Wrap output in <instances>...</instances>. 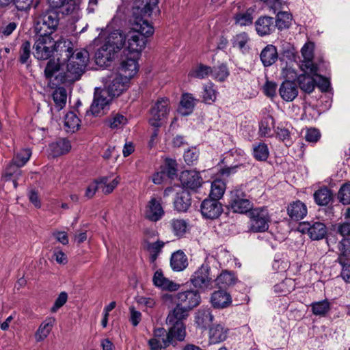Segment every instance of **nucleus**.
<instances>
[{
  "label": "nucleus",
  "mask_w": 350,
  "mask_h": 350,
  "mask_svg": "<svg viewBox=\"0 0 350 350\" xmlns=\"http://www.w3.org/2000/svg\"><path fill=\"white\" fill-rule=\"evenodd\" d=\"M274 126V120L271 115L264 116L259 125V132L260 135L268 137L271 135V129Z\"/></svg>",
  "instance_id": "44"
},
{
  "label": "nucleus",
  "mask_w": 350,
  "mask_h": 350,
  "mask_svg": "<svg viewBox=\"0 0 350 350\" xmlns=\"http://www.w3.org/2000/svg\"><path fill=\"white\" fill-rule=\"evenodd\" d=\"M79 8L76 0H66L64 5L60 7L63 14L69 15L74 13Z\"/></svg>",
  "instance_id": "60"
},
{
  "label": "nucleus",
  "mask_w": 350,
  "mask_h": 350,
  "mask_svg": "<svg viewBox=\"0 0 350 350\" xmlns=\"http://www.w3.org/2000/svg\"><path fill=\"white\" fill-rule=\"evenodd\" d=\"M174 207L178 212H186L191 204V196L190 192L184 188L176 193L174 200Z\"/></svg>",
  "instance_id": "23"
},
{
  "label": "nucleus",
  "mask_w": 350,
  "mask_h": 350,
  "mask_svg": "<svg viewBox=\"0 0 350 350\" xmlns=\"http://www.w3.org/2000/svg\"><path fill=\"white\" fill-rule=\"evenodd\" d=\"M188 258L182 250L172 253L170 258V267L174 271H181L188 266Z\"/></svg>",
  "instance_id": "31"
},
{
  "label": "nucleus",
  "mask_w": 350,
  "mask_h": 350,
  "mask_svg": "<svg viewBox=\"0 0 350 350\" xmlns=\"http://www.w3.org/2000/svg\"><path fill=\"white\" fill-rule=\"evenodd\" d=\"M313 198L317 205L323 206H327L333 201L334 194L330 189L323 187L314 193Z\"/></svg>",
  "instance_id": "32"
},
{
  "label": "nucleus",
  "mask_w": 350,
  "mask_h": 350,
  "mask_svg": "<svg viewBox=\"0 0 350 350\" xmlns=\"http://www.w3.org/2000/svg\"><path fill=\"white\" fill-rule=\"evenodd\" d=\"M281 98L286 101H293L298 95V88L295 81L285 80L279 88Z\"/></svg>",
  "instance_id": "25"
},
{
  "label": "nucleus",
  "mask_w": 350,
  "mask_h": 350,
  "mask_svg": "<svg viewBox=\"0 0 350 350\" xmlns=\"http://www.w3.org/2000/svg\"><path fill=\"white\" fill-rule=\"evenodd\" d=\"M254 12V10L252 8H250L245 12H240L237 13L234 16L235 23L242 27L252 25Z\"/></svg>",
  "instance_id": "40"
},
{
  "label": "nucleus",
  "mask_w": 350,
  "mask_h": 350,
  "mask_svg": "<svg viewBox=\"0 0 350 350\" xmlns=\"http://www.w3.org/2000/svg\"><path fill=\"white\" fill-rule=\"evenodd\" d=\"M170 326L167 335L165 340H163L164 347H168L173 341V338H176L179 341H183L186 335L185 326L183 322H176V323L167 324Z\"/></svg>",
  "instance_id": "22"
},
{
  "label": "nucleus",
  "mask_w": 350,
  "mask_h": 350,
  "mask_svg": "<svg viewBox=\"0 0 350 350\" xmlns=\"http://www.w3.org/2000/svg\"><path fill=\"white\" fill-rule=\"evenodd\" d=\"M164 213L161 200L152 198L146 206L145 217L151 221L156 222L162 218Z\"/></svg>",
  "instance_id": "21"
},
{
  "label": "nucleus",
  "mask_w": 350,
  "mask_h": 350,
  "mask_svg": "<svg viewBox=\"0 0 350 350\" xmlns=\"http://www.w3.org/2000/svg\"><path fill=\"white\" fill-rule=\"evenodd\" d=\"M64 126L68 131L74 133L80 126V120L73 112L68 113L64 119Z\"/></svg>",
  "instance_id": "47"
},
{
  "label": "nucleus",
  "mask_w": 350,
  "mask_h": 350,
  "mask_svg": "<svg viewBox=\"0 0 350 350\" xmlns=\"http://www.w3.org/2000/svg\"><path fill=\"white\" fill-rule=\"evenodd\" d=\"M312 313L315 315L324 316L329 310V304L327 300L314 302L311 304Z\"/></svg>",
  "instance_id": "52"
},
{
  "label": "nucleus",
  "mask_w": 350,
  "mask_h": 350,
  "mask_svg": "<svg viewBox=\"0 0 350 350\" xmlns=\"http://www.w3.org/2000/svg\"><path fill=\"white\" fill-rule=\"evenodd\" d=\"M129 81L128 77L116 74L112 79L109 80L108 85L100 91L103 96H106L111 100L113 97L120 96L126 89Z\"/></svg>",
  "instance_id": "12"
},
{
  "label": "nucleus",
  "mask_w": 350,
  "mask_h": 350,
  "mask_svg": "<svg viewBox=\"0 0 350 350\" xmlns=\"http://www.w3.org/2000/svg\"><path fill=\"white\" fill-rule=\"evenodd\" d=\"M22 174L21 167L15 164L12 160L11 163L5 169L4 178L8 180L12 178H19Z\"/></svg>",
  "instance_id": "57"
},
{
  "label": "nucleus",
  "mask_w": 350,
  "mask_h": 350,
  "mask_svg": "<svg viewBox=\"0 0 350 350\" xmlns=\"http://www.w3.org/2000/svg\"><path fill=\"white\" fill-rule=\"evenodd\" d=\"M200 211L204 217L215 219L218 218L222 213L223 206L217 198L208 197L202 202Z\"/></svg>",
  "instance_id": "13"
},
{
  "label": "nucleus",
  "mask_w": 350,
  "mask_h": 350,
  "mask_svg": "<svg viewBox=\"0 0 350 350\" xmlns=\"http://www.w3.org/2000/svg\"><path fill=\"white\" fill-rule=\"evenodd\" d=\"M211 267L208 264H202L191 275L190 282L192 285L202 291L211 290L214 280L210 274Z\"/></svg>",
  "instance_id": "11"
},
{
  "label": "nucleus",
  "mask_w": 350,
  "mask_h": 350,
  "mask_svg": "<svg viewBox=\"0 0 350 350\" xmlns=\"http://www.w3.org/2000/svg\"><path fill=\"white\" fill-rule=\"evenodd\" d=\"M278 51L273 44L267 45L261 51L260 57L264 66L268 67L273 64L278 59Z\"/></svg>",
  "instance_id": "34"
},
{
  "label": "nucleus",
  "mask_w": 350,
  "mask_h": 350,
  "mask_svg": "<svg viewBox=\"0 0 350 350\" xmlns=\"http://www.w3.org/2000/svg\"><path fill=\"white\" fill-rule=\"evenodd\" d=\"M141 29H137L136 25L130 24L131 29L124 34L122 31L121 36L124 37V46L127 40V49L131 53H139L145 48L147 43V38L154 33V27L148 22H139Z\"/></svg>",
  "instance_id": "1"
},
{
  "label": "nucleus",
  "mask_w": 350,
  "mask_h": 350,
  "mask_svg": "<svg viewBox=\"0 0 350 350\" xmlns=\"http://www.w3.org/2000/svg\"><path fill=\"white\" fill-rule=\"evenodd\" d=\"M52 96L58 110L62 109L66 105L67 92L64 88L57 87L55 88L53 92Z\"/></svg>",
  "instance_id": "43"
},
{
  "label": "nucleus",
  "mask_w": 350,
  "mask_h": 350,
  "mask_svg": "<svg viewBox=\"0 0 350 350\" xmlns=\"http://www.w3.org/2000/svg\"><path fill=\"white\" fill-rule=\"evenodd\" d=\"M286 210L288 215L294 221L304 219L308 213L306 205L299 200L291 202Z\"/></svg>",
  "instance_id": "26"
},
{
  "label": "nucleus",
  "mask_w": 350,
  "mask_h": 350,
  "mask_svg": "<svg viewBox=\"0 0 350 350\" xmlns=\"http://www.w3.org/2000/svg\"><path fill=\"white\" fill-rule=\"evenodd\" d=\"M216 90L214 89V85L208 83L204 86L203 100L206 104H212L216 99Z\"/></svg>",
  "instance_id": "55"
},
{
  "label": "nucleus",
  "mask_w": 350,
  "mask_h": 350,
  "mask_svg": "<svg viewBox=\"0 0 350 350\" xmlns=\"http://www.w3.org/2000/svg\"><path fill=\"white\" fill-rule=\"evenodd\" d=\"M213 71L211 72L213 77L219 81H224L229 75V71L226 64H222L219 66H214L212 68Z\"/></svg>",
  "instance_id": "56"
},
{
  "label": "nucleus",
  "mask_w": 350,
  "mask_h": 350,
  "mask_svg": "<svg viewBox=\"0 0 350 350\" xmlns=\"http://www.w3.org/2000/svg\"><path fill=\"white\" fill-rule=\"evenodd\" d=\"M162 170L167 178L174 179V177L177 176L178 164L176 161L170 158H166L165 159V165Z\"/></svg>",
  "instance_id": "48"
},
{
  "label": "nucleus",
  "mask_w": 350,
  "mask_h": 350,
  "mask_svg": "<svg viewBox=\"0 0 350 350\" xmlns=\"http://www.w3.org/2000/svg\"><path fill=\"white\" fill-rule=\"evenodd\" d=\"M110 101L111 98L103 96L101 91L98 92V90H96L93 103L90 106V110L86 111V113L90 111L91 113L95 116L103 115L105 110L108 109Z\"/></svg>",
  "instance_id": "19"
},
{
  "label": "nucleus",
  "mask_w": 350,
  "mask_h": 350,
  "mask_svg": "<svg viewBox=\"0 0 350 350\" xmlns=\"http://www.w3.org/2000/svg\"><path fill=\"white\" fill-rule=\"evenodd\" d=\"M321 138V133L316 128H309L306 130L305 139L310 143H317Z\"/></svg>",
  "instance_id": "61"
},
{
  "label": "nucleus",
  "mask_w": 350,
  "mask_h": 350,
  "mask_svg": "<svg viewBox=\"0 0 350 350\" xmlns=\"http://www.w3.org/2000/svg\"><path fill=\"white\" fill-rule=\"evenodd\" d=\"M77 51H74L72 43L64 38L54 41L53 53H56L57 60L66 62L72 56H75Z\"/></svg>",
  "instance_id": "15"
},
{
  "label": "nucleus",
  "mask_w": 350,
  "mask_h": 350,
  "mask_svg": "<svg viewBox=\"0 0 350 350\" xmlns=\"http://www.w3.org/2000/svg\"><path fill=\"white\" fill-rule=\"evenodd\" d=\"M126 122V118L118 113L111 115L105 121L106 124L112 129H120Z\"/></svg>",
  "instance_id": "46"
},
{
  "label": "nucleus",
  "mask_w": 350,
  "mask_h": 350,
  "mask_svg": "<svg viewBox=\"0 0 350 350\" xmlns=\"http://www.w3.org/2000/svg\"><path fill=\"white\" fill-rule=\"evenodd\" d=\"M250 38L246 32H241L234 36L232 40L233 47L239 48L243 53L248 52L250 47L247 45Z\"/></svg>",
  "instance_id": "42"
},
{
  "label": "nucleus",
  "mask_w": 350,
  "mask_h": 350,
  "mask_svg": "<svg viewBox=\"0 0 350 350\" xmlns=\"http://www.w3.org/2000/svg\"><path fill=\"white\" fill-rule=\"evenodd\" d=\"M164 246V243L161 241H157L154 243H149L147 249L150 252V261L153 263L157 259L162 248Z\"/></svg>",
  "instance_id": "51"
},
{
  "label": "nucleus",
  "mask_w": 350,
  "mask_h": 350,
  "mask_svg": "<svg viewBox=\"0 0 350 350\" xmlns=\"http://www.w3.org/2000/svg\"><path fill=\"white\" fill-rule=\"evenodd\" d=\"M297 85L307 94L312 93L316 87V81L308 74L299 75L297 78Z\"/></svg>",
  "instance_id": "37"
},
{
  "label": "nucleus",
  "mask_w": 350,
  "mask_h": 350,
  "mask_svg": "<svg viewBox=\"0 0 350 350\" xmlns=\"http://www.w3.org/2000/svg\"><path fill=\"white\" fill-rule=\"evenodd\" d=\"M59 20V12L53 8H48L40 13H38L34 26L36 33L51 36L57 29Z\"/></svg>",
  "instance_id": "4"
},
{
  "label": "nucleus",
  "mask_w": 350,
  "mask_h": 350,
  "mask_svg": "<svg viewBox=\"0 0 350 350\" xmlns=\"http://www.w3.org/2000/svg\"><path fill=\"white\" fill-rule=\"evenodd\" d=\"M304 232H307L312 240L323 239L327 234V227L323 222L311 220L300 224Z\"/></svg>",
  "instance_id": "16"
},
{
  "label": "nucleus",
  "mask_w": 350,
  "mask_h": 350,
  "mask_svg": "<svg viewBox=\"0 0 350 350\" xmlns=\"http://www.w3.org/2000/svg\"><path fill=\"white\" fill-rule=\"evenodd\" d=\"M179 179L184 189L196 190L202 184V178L200 173L196 171H183L181 172Z\"/></svg>",
  "instance_id": "18"
},
{
  "label": "nucleus",
  "mask_w": 350,
  "mask_h": 350,
  "mask_svg": "<svg viewBox=\"0 0 350 350\" xmlns=\"http://www.w3.org/2000/svg\"><path fill=\"white\" fill-rule=\"evenodd\" d=\"M62 62H57L54 59H50L47 62L44 74L46 79L51 80L54 77V80L57 84H63V81L59 79V76H64V66Z\"/></svg>",
  "instance_id": "20"
},
{
  "label": "nucleus",
  "mask_w": 350,
  "mask_h": 350,
  "mask_svg": "<svg viewBox=\"0 0 350 350\" xmlns=\"http://www.w3.org/2000/svg\"><path fill=\"white\" fill-rule=\"evenodd\" d=\"M228 329L221 324L213 325L209 329V339L215 344L224 341L227 338Z\"/></svg>",
  "instance_id": "36"
},
{
  "label": "nucleus",
  "mask_w": 350,
  "mask_h": 350,
  "mask_svg": "<svg viewBox=\"0 0 350 350\" xmlns=\"http://www.w3.org/2000/svg\"><path fill=\"white\" fill-rule=\"evenodd\" d=\"M228 207L234 213L245 214L253 208V203L242 189L235 188L230 191Z\"/></svg>",
  "instance_id": "8"
},
{
  "label": "nucleus",
  "mask_w": 350,
  "mask_h": 350,
  "mask_svg": "<svg viewBox=\"0 0 350 350\" xmlns=\"http://www.w3.org/2000/svg\"><path fill=\"white\" fill-rule=\"evenodd\" d=\"M55 322V318L51 317L43 321L37 329L35 338L37 342L44 340L50 334Z\"/></svg>",
  "instance_id": "38"
},
{
  "label": "nucleus",
  "mask_w": 350,
  "mask_h": 350,
  "mask_svg": "<svg viewBox=\"0 0 350 350\" xmlns=\"http://www.w3.org/2000/svg\"><path fill=\"white\" fill-rule=\"evenodd\" d=\"M124 46V37L118 30L111 32L105 42L95 53V62L100 66H107L116 54Z\"/></svg>",
  "instance_id": "2"
},
{
  "label": "nucleus",
  "mask_w": 350,
  "mask_h": 350,
  "mask_svg": "<svg viewBox=\"0 0 350 350\" xmlns=\"http://www.w3.org/2000/svg\"><path fill=\"white\" fill-rule=\"evenodd\" d=\"M253 155L254 157L258 161H266L269 155V152L267 144L265 143H259L258 145L254 146Z\"/></svg>",
  "instance_id": "49"
},
{
  "label": "nucleus",
  "mask_w": 350,
  "mask_h": 350,
  "mask_svg": "<svg viewBox=\"0 0 350 350\" xmlns=\"http://www.w3.org/2000/svg\"><path fill=\"white\" fill-rule=\"evenodd\" d=\"M31 154V152L29 149H23L14 157L12 161L21 167L29 161Z\"/></svg>",
  "instance_id": "58"
},
{
  "label": "nucleus",
  "mask_w": 350,
  "mask_h": 350,
  "mask_svg": "<svg viewBox=\"0 0 350 350\" xmlns=\"http://www.w3.org/2000/svg\"><path fill=\"white\" fill-rule=\"evenodd\" d=\"M276 13V17L274 18L275 28L280 31L288 29L291 25L292 14L288 12L281 11V10Z\"/></svg>",
  "instance_id": "39"
},
{
  "label": "nucleus",
  "mask_w": 350,
  "mask_h": 350,
  "mask_svg": "<svg viewBox=\"0 0 350 350\" xmlns=\"http://www.w3.org/2000/svg\"><path fill=\"white\" fill-rule=\"evenodd\" d=\"M163 298L170 299L176 304L183 306L189 310L197 307L200 301L201 297L197 290H187L178 292L176 295H165Z\"/></svg>",
  "instance_id": "9"
},
{
  "label": "nucleus",
  "mask_w": 350,
  "mask_h": 350,
  "mask_svg": "<svg viewBox=\"0 0 350 350\" xmlns=\"http://www.w3.org/2000/svg\"><path fill=\"white\" fill-rule=\"evenodd\" d=\"M195 100L191 94L185 93L182 95L180 112L183 115L187 116L192 113L195 107Z\"/></svg>",
  "instance_id": "41"
},
{
  "label": "nucleus",
  "mask_w": 350,
  "mask_h": 350,
  "mask_svg": "<svg viewBox=\"0 0 350 350\" xmlns=\"http://www.w3.org/2000/svg\"><path fill=\"white\" fill-rule=\"evenodd\" d=\"M68 299V295L66 292H62L58 295L57 298L55 301L54 305L51 309V311L52 312H55L57 311L58 309H59L61 307H62Z\"/></svg>",
  "instance_id": "63"
},
{
  "label": "nucleus",
  "mask_w": 350,
  "mask_h": 350,
  "mask_svg": "<svg viewBox=\"0 0 350 350\" xmlns=\"http://www.w3.org/2000/svg\"><path fill=\"white\" fill-rule=\"evenodd\" d=\"M169 111V99L166 97L159 98L150 109V124L154 128L161 127L162 121L167 118Z\"/></svg>",
  "instance_id": "10"
},
{
  "label": "nucleus",
  "mask_w": 350,
  "mask_h": 350,
  "mask_svg": "<svg viewBox=\"0 0 350 350\" xmlns=\"http://www.w3.org/2000/svg\"><path fill=\"white\" fill-rule=\"evenodd\" d=\"M212 71L211 66L200 64L190 72L189 75L195 78L204 79L211 74Z\"/></svg>",
  "instance_id": "53"
},
{
  "label": "nucleus",
  "mask_w": 350,
  "mask_h": 350,
  "mask_svg": "<svg viewBox=\"0 0 350 350\" xmlns=\"http://www.w3.org/2000/svg\"><path fill=\"white\" fill-rule=\"evenodd\" d=\"M338 197L343 204H350V183H345L341 186Z\"/></svg>",
  "instance_id": "59"
},
{
  "label": "nucleus",
  "mask_w": 350,
  "mask_h": 350,
  "mask_svg": "<svg viewBox=\"0 0 350 350\" xmlns=\"http://www.w3.org/2000/svg\"><path fill=\"white\" fill-rule=\"evenodd\" d=\"M226 185L225 183L220 180H216L212 183L211 189L209 193V198H217L219 200L221 198L225 191Z\"/></svg>",
  "instance_id": "50"
},
{
  "label": "nucleus",
  "mask_w": 350,
  "mask_h": 350,
  "mask_svg": "<svg viewBox=\"0 0 350 350\" xmlns=\"http://www.w3.org/2000/svg\"><path fill=\"white\" fill-rule=\"evenodd\" d=\"M338 248L343 256H350V238H343L339 243Z\"/></svg>",
  "instance_id": "64"
},
{
  "label": "nucleus",
  "mask_w": 350,
  "mask_h": 350,
  "mask_svg": "<svg viewBox=\"0 0 350 350\" xmlns=\"http://www.w3.org/2000/svg\"><path fill=\"white\" fill-rule=\"evenodd\" d=\"M170 224L172 229L176 236L181 237L186 232L187 224L185 220L172 219Z\"/></svg>",
  "instance_id": "54"
},
{
  "label": "nucleus",
  "mask_w": 350,
  "mask_h": 350,
  "mask_svg": "<svg viewBox=\"0 0 350 350\" xmlns=\"http://www.w3.org/2000/svg\"><path fill=\"white\" fill-rule=\"evenodd\" d=\"M31 43L29 41H25L22 43L19 50L18 61L21 64L29 66L31 61Z\"/></svg>",
  "instance_id": "45"
},
{
  "label": "nucleus",
  "mask_w": 350,
  "mask_h": 350,
  "mask_svg": "<svg viewBox=\"0 0 350 350\" xmlns=\"http://www.w3.org/2000/svg\"><path fill=\"white\" fill-rule=\"evenodd\" d=\"M36 34V39L33 46V56L39 60L49 59L53 54V38L48 34Z\"/></svg>",
  "instance_id": "7"
},
{
  "label": "nucleus",
  "mask_w": 350,
  "mask_h": 350,
  "mask_svg": "<svg viewBox=\"0 0 350 350\" xmlns=\"http://www.w3.org/2000/svg\"><path fill=\"white\" fill-rule=\"evenodd\" d=\"M152 282L154 286L164 291H176L180 287L178 284L165 278L161 269H158L155 271L152 278Z\"/></svg>",
  "instance_id": "24"
},
{
  "label": "nucleus",
  "mask_w": 350,
  "mask_h": 350,
  "mask_svg": "<svg viewBox=\"0 0 350 350\" xmlns=\"http://www.w3.org/2000/svg\"><path fill=\"white\" fill-rule=\"evenodd\" d=\"M138 70V64L135 58V55L133 57H125L122 59L119 70L124 77H128L130 79L133 77Z\"/></svg>",
  "instance_id": "27"
},
{
  "label": "nucleus",
  "mask_w": 350,
  "mask_h": 350,
  "mask_svg": "<svg viewBox=\"0 0 350 350\" xmlns=\"http://www.w3.org/2000/svg\"><path fill=\"white\" fill-rule=\"evenodd\" d=\"M211 301L215 308H224L230 305L232 299L230 295L226 290L219 288L212 294Z\"/></svg>",
  "instance_id": "28"
},
{
  "label": "nucleus",
  "mask_w": 350,
  "mask_h": 350,
  "mask_svg": "<svg viewBox=\"0 0 350 350\" xmlns=\"http://www.w3.org/2000/svg\"><path fill=\"white\" fill-rule=\"evenodd\" d=\"M275 19L273 17L263 15L259 16L254 22L255 30L259 36L271 35L275 30Z\"/></svg>",
  "instance_id": "17"
},
{
  "label": "nucleus",
  "mask_w": 350,
  "mask_h": 350,
  "mask_svg": "<svg viewBox=\"0 0 350 350\" xmlns=\"http://www.w3.org/2000/svg\"><path fill=\"white\" fill-rule=\"evenodd\" d=\"M71 149L70 141L66 138H61L49 144L50 154L53 157H57L68 153Z\"/></svg>",
  "instance_id": "30"
},
{
  "label": "nucleus",
  "mask_w": 350,
  "mask_h": 350,
  "mask_svg": "<svg viewBox=\"0 0 350 350\" xmlns=\"http://www.w3.org/2000/svg\"><path fill=\"white\" fill-rule=\"evenodd\" d=\"M248 232H264L269 229L271 217L266 207L252 208L248 213Z\"/></svg>",
  "instance_id": "5"
},
{
  "label": "nucleus",
  "mask_w": 350,
  "mask_h": 350,
  "mask_svg": "<svg viewBox=\"0 0 350 350\" xmlns=\"http://www.w3.org/2000/svg\"><path fill=\"white\" fill-rule=\"evenodd\" d=\"M190 310L182 306L176 304V307L171 310L166 319L167 324L176 323V322H183L189 315Z\"/></svg>",
  "instance_id": "35"
},
{
  "label": "nucleus",
  "mask_w": 350,
  "mask_h": 350,
  "mask_svg": "<svg viewBox=\"0 0 350 350\" xmlns=\"http://www.w3.org/2000/svg\"><path fill=\"white\" fill-rule=\"evenodd\" d=\"M158 0H135L132 8V14L129 20L130 24L136 25L135 28L141 29L139 22H148L146 17L150 16Z\"/></svg>",
  "instance_id": "6"
},
{
  "label": "nucleus",
  "mask_w": 350,
  "mask_h": 350,
  "mask_svg": "<svg viewBox=\"0 0 350 350\" xmlns=\"http://www.w3.org/2000/svg\"><path fill=\"white\" fill-rule=\"evenodd\" d=\"M88 60L89 53L87 50L77 51L75 56L67 61L68 63L66 69L64 68V76H59L63 84L72 83L79 80L85 72Z\"/></svg>",
  "instance_id": "3"
},
{
  "label": "nucleus",
  "mask_w": 350,
  "mask_h": 350,
  "mask_svg": "<svg viewBox=\"0 0 350 350\" xmlns=\"http://www.w3.org/2000/svg\"><path fill=\"white\" fill-rule=\"evenodd\" d=\"M199 151L196 148L188 149L184 154L185 161L188 165H193L198 159Z\"/></svg>",
  "instance_id": "62"
},
{
  "label": "nucleus",
  "mask_w": 350,
  "mask_h": 350,
  "mask_svg": "<svg viewBox=\"0 0 350 350\" xmlns=\"http://www.w3.org/2000/svg\"><path fill=\"white\" fill-rule=\"evenodd\" d=\"M213 316L210 309L202 308L198 310L195 316L196 327L202 332L210 327L213 322Z\"/></svg>",
  "instance_id": "29"
},
{
  "label": "nucleus",
  "mask_w": 350,
  "mask_h": 350,
  "mask_svg": "<svg viewBox=\"0 0 350 350\" xmlns=\"http://www.w3.org/2000/svg\"><path fill=\"white\" fill-rule=\"evenodd\" d=\"M237 278L234 273L227 270L222 272L214 280L215 285L220 289L226 290L230 286L235 284Z\"/></svg>",
  "instance_id": "33"
},
{
  "label": "nucleus",
  "mask_w": 350,
  "mask_h": 350,
  "mask_svg": "<svg viewBox=\"0 0 350 350\" xmlns=\"http://www.w3.org/2000/svg\"><path fill=\"white\" fill-rule=\"evenodd\" d=\"M304 59L300 64V68L305 72H309L312 75H317L319 70L317 64H314V44L312 42L306 43L301 50Z\"/></svg>",
  "instance_id": "14"
}]
</instances>
